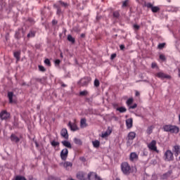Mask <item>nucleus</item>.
Listing matches in <instances>:
<instances>
[{
	"label": "nucleus",
	"mask_w": 180,
	"mask_h": 180,
	"mask_svg": "<svg viewBox=\"0 0 180 180\" xmlns=\"http://www.w3.org/2000/svg\"><path fill=\"white\" fill-rule=\"evenodd\" d=\"M121 169L123 174H130V172H131V169H130V166L127 162H124L121 165Z\"/></svg>",
	"instance_id": "nucleus-1"
},
{
	"label": "nucleus",
	"mask_w": 180,
	"mask_h": 180,
	"mask_svg": "<svg viewBox=\"0 0 180 180\" xmlns=\"http://www.w3.org/2000/svg\"><path fill=\"white\" fill-rule=\"evenodd\" d=\"M165 160L166 161H173L174 160V153L170 150H167L164 155Z\"/></svg>",
	"instance_id": "nucleus-2"
},
{
	"label": "nucleus",
	"mask_w": 180,
	"mask_h": 180,
	"mask_svg": "<svg viewBox=\"0 0 180 180\" xmlns=\"http://www.w3.org/2000/svg\"><path fill=\"white\" fill-rule=\"evenodd\" d=\"M155 75L158 78H160V79H169V78H171V76H169L162 72H158Z\"/></svg>",
	"instance_id": "nucleus-3"
},
{
	"label": "nucleus",
	"mask_w": 180,
	"mask_h": 180,
	"mask_svg": "<svg viewBox=\"0 0 180 180\" xmlns=\"http://www.w3.org/2000/svg\"><path fill=\"white\" fill-rule=\"evenodd\" d=\"M11 115L6 110H3L0 112V119L1 120H6L9 119Z\"/></svg>",
	"instance_id": "nucleus-4"
},
{
	"label": "nucleus",
	"mask_w": 180,
	"mask_h": 180,
	"mask_svg": "<svg viewBox=\"0 0 180 180\" xmlns=\"http://www.w3.org/2000/svg\"><path fill=\"white\" fill-rule=\"evenodd\" d=\"M148 147L149 150H151V151H158L157 150V141L155 140H153L148 145Z\"/></svg>",
	"instance_id": "nucleus-5"
},
{
	"label": "nucleus",
	"mask_w": 180,
	"mask_h": 180,
	"mask_svg": "<svg viewBox=\"0 0 180 180\" xmlns=\"http://www.w3.org/2000/svg\"><path fill=\"white\" fill-rule=\"evenodd\" d=\"M77 178L79 180L88 179V174L84 172H79L77 174Z\"/></svg>",
	"instance_id": "nucleus-6"
},
{
	"label": "nucleus",
	"mask_w": 180,
	"mask_h": 180,
	"mask_svg": "<svg viewBox=\"0 0 180 180\" xmlns=\"http://www.w3.org/2000/svg\"><path fill=\"white\" fill-rule=\"evenodd\" d=\"M88 179L89 180H102L101 177L96 174L95 172H90L88 174Z\"/></svg>",
	"instance_id": "nucleus-7"
},
{
	"label": "nucleus",
	"mask_w": 180,
	"mask_h": 180,
	"mask_svg": "<svg viewBox=\"0 0 180 180\" xmlns=\"http://www.w3.org/2000/svg\"><path fill=\"white\" fill-rule=\"evenodd\" d=\"M67 157H68V149L64 148L60 152V158L63 161H65V160H67Z\"/></svg>",
	"instance_id": "nucleus-8"
},
{
	"label": "nucleus",
	"mask_w": 180,
	"mask_h": 180,
	"mask_svg": "<svg viewBox=\"0 0 180 180\" xmlns=\"http://www.w3.org/2000/svg\"><path fill=\"white\" fill-rule=\"evenodd\" d=\"M110 134H112V129L108 128L105 132H102L101 137L103 139H107V137H109Z\"/></svg>",
	"instance_id": "nucleus-9"
},
{
	"label": "nucleus",
	"mask_w": 180,
	"mask_h": 180,
	"mask_svg": "<svg viewBox=\"0 0 180 180\" xmlns=\"http://www.w3.org/2000/svg\"><path fill=\"white\" fill-rule=\"evenodd\" d=\"M60 167H63L65 169H70L72 167V163L71 162H65L60 164Z\"/></svg>",
	"instance_id": "nucleus-10"
},
{
	"label": "nucleus",
	"mask_w": 180,
	"mask_h": 180,
	"mask_svg": "<svg viewBox=\"0 0 180 180\" xmlns=\"http://www.w3.org/2000/svg\"><path fill=\"white\" fill-rule=\"evenodd\" d=\"M68 127H70V130H72V131H77V130H78V126H77L75 122L71 123V122H70L68 123Z\"/></svg>",
	"instance_id": "nucleus-11"
},
{
	"label": "nucleus",
	"mask_w": 180,
	"mask_h": 180,
	"mask_svg": "<svg viewBox=\"0 0 180 180\" xmlns=\"http://www.w3.org/2000/svg\"><path fill=\"white\" fill-rule=\"evenodd\" d=\"M172 150H173V153H174L175 157H178L180 155V146H174Z\"/></svg>",
	"instance_id": "nucleus-12"
},
{
	"label": "nucleus",
	"mask_w": 180,
	"mask_h": 180,
	"mask_svg": "<svg viewBox=\"0 0 180 180\" xmlns=\"http://www.w3.org/2000/svg\"><path fill=\"white\" fill-rule=\"evenodd\" d=\"M138 158H139V155H137V153L133 152L130 154L129 159L131 161H137Z\"/></svg>",
	"instance_id": "nucleus-13"
},
{
	"label": "nucleus",
	"mask_w": 180,
	"mask_h": 180,
	"mask_svg": "<svg viewBox=\"0 0 180 180\" xmlns=\"http://www.w3.org/2000/svg\"><path fill=\"white\" fill-rule=\"evenodd\" d=\"M126 124L128 129H131V127H133V119L131 118L127 119L126 120Z\"/></svg>",
	"instance_id": "nucleus-14"
},
{
	"label": "nucleus",
	"mask_w": 180,
	"mask_h": 180,
	"mask_svg": "<svg viewBox=\"0 0 180 180\" xmlns=\"http://www.w3.org/2000/svg\"><path fill=\"white\" fill-rule=\"evenodd\" d=\"M60 134L64 139H68V131H67V129H63L60 131Z\"/></svg>",
	"instance_id": "nucleus-15"
},
{
	"label": "nucleus",
	"mask_w": 180,
	"mask_h": 180,
	"mask_svg": "<svg viewBox=\"0 0 180 180\" xmlns=\"http://www.w3.org/2000/svg\"><path fill=\"white\" fill-rule=\"evenodd\" d=\"M170 133H179V128H178L176 126L172 125L170 128Z\"/></svg>",
	"instance_id": "nucleus-16"
},
{
	"label": "nucleus",
	"mask_w": 180,
	"mask_h": 180,
	"mask_svg": "<svg viewBox=\"0 0 180 180\" xmlns=\"http://www.w3.org/2000/svg\"><path fill=\"white\" fill-rule=\"evenodd\" d=\"M86 120L85 118H82L80 121V127L82 129H85L86 127Z\"/></svg>",
	"instance_id": "nucleus-17"
},
{
	"label": "nucleus",
	"mask_w": 180,
	"mask_h": 180,
	"mask_svg": "<svg viewBox=\"0 0 180 180\" xmlns=\"http://www.w3.org/2000/svg\"><path fill=\"white\" fill-rule=\"evenodd\" d=\"M136 139V132L131 131L128 134V140H134Z\"/></svg>",
	"instance_id": "nucleus-18"
},
{
	"label": "nucleus",
	"mask_w": 180,
	"mask_h": 180,
	"mask_svg": "<svg viewBox=\"0 0 180 180\" xmlns=\"http://www.w3.org/2000/svg\"><path fill=\"white\" fill-rule=\"evenodd\" d=\"M62 144L65 147H67V148H72V147L71 146V143H70V141H62Z\"/></svg>",
	"instance_id": "nucleus-19"
},
{
	"label": "nucleus",
	"mask_w": 180,
	"mask_h": 180,
	"mask_svg": "<svg viewBox=\"0 0 180 180\" xmlns=\"http://www.w3.org/2000/svg\"><path fill=\"white\" fill-rule=\"evenodd\" d=\"M92 144L95 148H99V146H101V142L98 140H95L92 141Z\"/></svg>",
	"instance_id": "nucleus-20"
},
{
	"label": "nucleus",
	"mask_w": 180,
	"mask_h": 180,
	"mask_svg": "<svg viewBox=\"0 0 180 180\" xmlns=\"http://www.w3.org/2000/svg\"><path fill=\"white\" fill-rule=\"evenodd\" d=\"M8 99H9V103H13V93H12V92H8Z\"/></svg>",
	"instance_id": "nucleus-21"
},
{
	"label": "nucleus",
	"mask_w": 180,
	"mask_h": 180,
	"mask_svg": "<svg viewBox=\"0 0 180 180\" xmlns=\"http://www.w3.org/2000/svg\"><path fill=\"white\" fill-rule=\"evenodd\" d=\"M11 141H14L15 143H18L19 139L15 134H12L11 136Z\"/></svg>",
	"instance_id": "nucleus-22"
},
{
	"label": "nucleus",
	"mask_w": 180,
	"mask_h": 180,
	"mask_svg": "<svg viewBox=\"0 0 180 180\" xmlns=\"http://www.w3.org/2000/svg\"><path fill=\"white\" fill-rule=\"evenodd\" d=\"M90 79L89 78H84V79H82L80 80L81 84H82V85H86L88 84V82H89Z\"/></svg>",
	"instance_id": "nucleus-23"
},
{
	"label": "nucleus",
	"mask_w": 180,
	"mask_h": 180,
	"mask_svg": "<svg viewBox=\"0 0 180 180\" xmlns=\"http://www.w3.org/2000/svg\"><path fill=\"white\" fill-rule=\"evenodd\" d=\"M74 143L75 144H77L78 146H81V144H82V141H81V139L77 138L74 139Z\"/></svg>",
	"instance_id": "nucleus-24"
},
{
	"label": "nucleus",
	"mask_w": 180,
	"mask_h": 180,
	"mask_svg": "<svg viewBox=\"0 0 180 180\" xmlns=\"http://www.w3.org/2000/svg\"><path fill=\"white\" fill-rule=\"evenodd\" d=\"M153 129H154V127H153V126L148 127V129H147L146 133L148 134H151L153 133Z\"/></svg>",
	"instance_id": "nucleus-25"
},
{
	"label": "nucleus",
	"mask_w": 180,
	"mask_h": 180,
	"mask_svg": "<svg viewBox=\"0 0 180 180\" xmlns=\"http://www.w3.org/2000/svg\"><path fill=\"white\" fill-rule=\"evenodd\" d=\"M171 127L172 125H165L163 129L165 130V131H169V133L171 132Z\"/></svg>",
	"instance_id": "nucleus-26"
},
{
	"label": "nucleus",
	"mask_w": 180,
	"mask_h": 180,
	"mask_svg": "<svg viewBox=\"0 0 180 180\" xmlns=\"http://www.w3.org/2000/svg\"><path fill=\"white\" fill-rule=\"evenodd\" d=\"M68 40L70 41L71 43H75V39L72 37L71 35L68 36Z\"/></svg>",
	"instance_id": "nucleus-27"
},
{
	"label": "nucleus",
	"mask_w": 180,
	"mask_h": 180,
	"mask_svg": "<svg viewBox=\"0 0 180 180\" xmlns=\"http://www.w3.org/2000/svg\"><path fill=\"white\" fill-rule=\"evenodd\" d=\"M152 12H153L154 13H156V12H158V11H160V8L158 6H153L151 8Z\"/></svg>",
	"instance_id": "nucleus-28"
},
{
	"label": "nucleus",
	"mask_w": 180,
	"mask_h": 180,
	"mask_svg": "<svg viewBox=\"0 0 180 180\" xmlns=\"http://www.w3.org/2000/svg\"><path fill=\"white\" fill-rule=\"evenodd\" d=\"M117 110H119V112H120L121 113H124V112H126V108L124 107L118 108H117Z\"/></svg>",
	"instance_id": "nucleus-29"
},
{
	"label": "nucleus",
	"mask_w": 180,
	"mask_h": 180,
	"mask_svg": "<svg viewBox=\"0 0 180 180\" xmlns=\"http://www.w3.org/2000/svg\"><path fill=\"white\" fill-rule=\"evenodd\" d=\"M79 95L81 96H86V95H88V91H80Z\"/></svg>",
	"instance_id": "nucleus-30"
},
{
	"label": "nucleus",
	"mask_w": 180,
	"mask_h": 180,
	"mask_svg": "<svg viewBox=\"0 0 180 180\" xmlns=\"http://www.w3.org/2000/svg\"><path fill=\"white\" fill-rule=\"evenodd\" d=\"M133 103V98H129L127 101V105H128V106H129V105H131Z\"/></svg>",
	"instance_id": "nucleus-31"
},
{
	"label": "nucleus",
	"mask_w": 180,
	"mask_h": 180,
	"mask_svg": "<svg viewBox=\"0 0 180 180\" xmlns=\"http://www.w3.org/2000/svg\"><path fill=\"white\" fill-rule=\"evenodd\" d=\"M60 143L56 141H53L51 142V146H53V147H57V146H58Z\"/></svg>",
	"instance_id": "nucleus-32"
},
{
	"label": "nucleus",
	"mask_w": 180,
	"mask_h": 180,
	"mask_svg": "<svg viewBox=\"0 0 180 180\" xmlns=\"http://www.w3.org/2000/svg\"><path fill=\"white\" fill-rule=\"evenodd\" d=\"M128 4H129V0H126V1H123L122 8H126V6H127Z\"/></svg>",
	"instance_id": "nucleus-33"
},
{
	"label": "nucleus",
	"mask_w": 180,
	"mask_h": 180,
	"mask_svg": "<svg viewBox=\"0 0 180 180\" xmlns=\"http://www.w3.org/2000/svg\"><path fill=\"white\" fill-rule=\"evenodd\" d=\"M19 56H20V52H15L14 53V57H15V58H17V60H19Z\"/></svg>",
	"instance_id": "nucleus-34"
},
{
	"label": "nucleus",
	"mask_w": 180,
	"mask_h": 180,
	"mask_svg": "<svg viewBox=\"0 0 180 180\" xmlns=\"http://www.w3.org/2000/svg\"><path fill=\"white\" fill-rule=\"evenodd\" d=\"M39 71H41L42 72H44V71H46V68H44V67L42 65H39Z\"/></svg>",
	"instance_id": "nucleus-35"
},
{
	"label": "nucleus",
	"mask_w": 180,
	"mask_h": 180,
	"mask_svg": "<svg viewBox=\"0 0 180 180\" xmlns=\"http://www.w3.org/2000/svg\"><path fill=\"white\" fill-rule=\"evenodd\" d=\"M15 180H26V179L23 176H17L15 177Z\"/></svg>",
	"instance_id": "nucleus-36"
},
{
	"label": "nucleus",
	"mask_w": 180,
	"mask_h": 180,
	"mask_svg": "<svg viewBox=\"0 0 180 180\" xmlns=\"http://www.w3.org/2000/svg\"><path fill=\"white\" fill-rule=\"evenodd\" d=\"M44 63H45V64H46V65H48L49 67H50V65H51V63H50V60H49V59H46V60H44Z\"/></svg>",
	"instance_id": "nucleus-37"
},
{
	"label": "nucleus",
	"mask_w": 180,
	"mask_h": 180,
	"mask_svg": "<svg viewBox=\"0 0 180 180\" xmlns=\"http://www.w3.org/2000/svg\"><path fill=\"white\" fill-rule=\"evenodd\" d=\"M113 16H114V18H119V16H120L119 12L118 11H115L113 13Z\"/></svg>",
	"instance_id": "nucleus-38"
},
{
	"label": "nucleus",
	"mask_w": 180,
	"mask_h": 180,
	"mask_svg": "<svg viewBox=\"0 0 180 180\" xmlns=\"http://www.w3.org/2000/svg\"><path fill=\"white\" fill-rule=\"evenodd\" d=\"M165 47V43H162L158 45V49H164Z\"/></svg>",
	"instance_id": "nucleus-39"
},
{
	"label": "nucleus",
	"mask_w": 180,
	"mask_h": 180,
	"mask_svg": "<svg viewBox=\"0 0 180 180\" xmlns=\"http://www.w3.org/2000/svg\"><path fill=\"white\" fill-rule=\"evenodd\" d=\"M94 86H99V80L98 79H96L94 81Z\"/></svg>",
	"instance_id": "nucleus-40"
},
{
	"label": "nucleus",
	"mask_w": 180,
	"mask_h": 180,
	"mask_svg": "<svg viewBox=\"0 0 180 180\" xmlns=\"http://www.w3.org/2000/svg\"><path fill=\"white\" fill-rule=\"evenodd\" d=\"M27 37H34V32H31L27 34Z\"/></svg>",
	"instance_id": "nucleus-41"
},
{
	"label": "nucleus",
	"mask_w": 180,
	"mask_h": 180,
	"mask_svg": "<svg viewBox=\"0 0 180 180\" xmlns=\"http://www.w3.org/2000/svg\"><path fill=\"white\" fill-rule=\"evenodd\" d=\"M151 68H158V66L157 65V63H152Z\"/></svg>",
	"instance_id": "nucleus-42"
},
{
	"label": "nucleus",
	"mask_w": 180,
	"mask_h": 180,
	"mask_svg": "<svg viewBox=\"0 0 180 180\" xmlns=\"http://www.w3.org/2000/svg\"><path fill=\"white\" fill-rule=\"evenodd\" d=\"M59 3L61 5V6H64L65 8H66V6H68V4L66 3H64L63 1H59Z\"/></svg>",
	"instance_id": "nucleus-43"
},
{
	"label": "nucleus",
	"mask_w": 180,
	"mask_h": 180,
	"mask_svg": "<svg viewBox=\"0 0 180 180\" xmlns=\"http://www.w3.org/2000/svg\"><path fill=\"white\" fill-rule=\"evenodd\" d=\"M134 29L135 30H139V29H140V26L136 25V24H135V25H134Z\"/></svg>",
	"instance_id": "nucleus-44"
},
{
	"label": "nucleus",
	"mask_w": 180,
	"mask_h": 180,
	"mask_svg": "<svg viewBox=\"0 0 180 180\" xmlns=\"http://www.w3.org/2000/svg\"><path fill=\"white\" fill-rule=\"evenodd\" d=\"M160 60H162V61H165V56L161 54V55H160Z\"/></svg>",
	"instance_id": "nucleus-45"
},
{
	"label": "nucleus",
	"mask_w": 180,
	"mask_h": 180,
	"mask_svg": "<svg viewBox=\"0 0 180 180\" xmlns=\"http://www.w3.org/2000/svg\"><path fill=\"white\" fill-rule=\"evenodd\" d=\"M136 108H137V104L129 106V109H136Z\"/></svg>",
	"instance_id": "nucleus-46"
},
{
	"label": "nucleus",
	"mask_w": 180,
	"mask_h": 180,
	"mask_svg": "<svg viewBox=\"0 0 180 180\" xmlns=\"http://www.w3.org/2000/svg\"><path fill=\"white\" fill-rule=\"evenodd\" d=\"M172 11V12H177L178 8H173Z\"/></svg>",
	"instance_id": "nucleus-47"
},
{
	"label": "nucleus",
	"mask_w": 180,
	"mask_h": 180,
	"mask_svg": "<svg viewBox=\"0 0 180 180\" xmlns=\"http://www.w3.org/2000/svg\"><path fill=\"white\" fill-rule=\"evenodd\" d=\"M120 50H124V45H120Z\"/></svg>",
	"instance_id": "nucleus-48"
},
{
	"label": "nucleus",
	"mask_w": 180,
	"mask_h": 180,
	"mask_svg": "<svg viewBox=\"0 0 180 180\" xmlns=\"http://www.w3.org/2000/svg\"><path fill=\"white\" fill-rule=\"evenodd\" d=\"M60 60H56L55 61V64H56L57 65H58V64H60Z\"/></svg>",
	"instance_id": "nucleus-49"
},
{
	"label": "nucleus",
	"mask_w": 180,
	"mask_h": 180,
	"mask_svg": "<svg viewBox=\"0 0 180 180\" xmlns=\"http://www.w3.org/2000/svg\"><path fill=\"white\" fill-rule=\"evenodd\" d=\"M116 57V54L111 55V60H113Z\"/></svg>",
	"instance_id": "nucleus-50"
},
{
	"label": "nucleus",
	"mask_w": 180,
	"mask_h": 180,
	"mask_svg": "<svg viewBox=\"0 0 180 180\" xmlns=\"http://www.w3.org/2000/svg\"><path fill=\"white\" fill-rule=\"evenodd\" d=\"M52 23H53V25H57V21L55 20H53L52 21Z\"/></svg>",
	"instance_id": "nucleus-51"
},
{
	"label": "nucleus",
	"mask_w": 180,
	"mask_h": 180,
	"mask_svg": "<svg viewBox=\"0 0 180 180\" xmlns=\"http://www.w3.org/2000/svg\"><path fill=\"white\" fill-rule=\"evenodd\" d=\"M140 95V93L139 91L136 92V96H139Z\"/></svg>",
	"instance_id": "nucleus-52"
},
{
	"label": "nucleus",
	"mask_w": 180,
	"mask_h": 180,
	"mask_svg": "<svg viewBox=\"0 0 180 180\" xmlns=\"http://www.w3.org/2000/svg\"><path fill=\"white\" fill-rule=\"evenodd\" d=\"M60 12H61V10H60V8H58L57 13H60Z\"/></svg>",
	"instance_id": "nucleus-53"
},
{
	"label": "nucleus",
	"mask_w": 180,
	"mask_h": 180,
	"mask_svg": "<svg viewBox=\"0 0 180 180\" xmlns=\"http://www.w3.org/2000/svg\"><path fill=\"white\" fill-rule=\"evenodd\" d=\"M81 37H85V34H82Z\"/></svg>",
	"instance_id": "nucleus-54"
},
{
	"label": "nucleus",
	"mask_w": 180,
	"mask_h": 180,
	"mask_svg": "<svg viewBox=\"0 0 180 180\" xmlns=\"http://www.w3.org/2000/svg\"><path fill=\"white\" fill-rule=\"evenodd\" d=\"M179 77H180V70H179Z\"/></svg>",
	"instance_id": "nucleus-55"
},
{
	"label": "nucleus",
	"mask_w": 180,
	"mask_h": 180,
	"mask_svg": "<svg viewBox=\"0 0 180 180\" xmlns=\"http://www.w3.org/2000/svg\"><path fill=\"white\" fill-rule=\"evenodd\" d=\"M179 122H180V115H179Z\"/></svg>",
	"instance_id": "nucleus-56"
},
{
	"label": "nucleus",
	"mask_w": 180,
	"mask_h": 180,
	"mask_svg": "<svg viewBox=\"0 0 180 180\" xmlns=\"http://www.w3.org/2000/svg\"><path fill=\"white\" fill-rule=\"evenodd\" d=\"M60 57H63V53H60Z\"/></svg>",
	"instance_id": "nucleus-57"
},
{
	"label": "nucleus",
	"mask_w": 180,
	"mask_h": 180,
	"mask_svg": "<svg viewBox=\"0 0 180 180\" xmlns=\"http://www.w3.org/2000/svg\"><path fill=\"white\" fill-rule=\"evenodd\" d=\"M115 180H120L119 179H116Z\"/></svg>",
	"instance_id": "nucleus-58"
},
{
	"label": "nucleus",
	"mask_w": 180,
	"mask_h": 180,
	"mask_svg": "<svg viewBox=\"0 0 180 180\" xmlns=\"http://www.w3.org/2000/svg\"><path fill=\"white\" fill-rule=\"evenodd\" d=\"M176 43H179V41H177V42H176Z\"/></svg>",
	"instance_id": "nucleus-59"
}]
</instances>
